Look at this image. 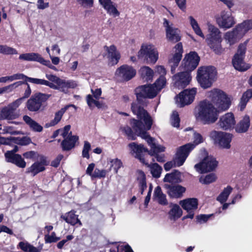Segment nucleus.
<instances>
[{
	"label": "nucleus",
	"mask_w": 252,
	"mask_h": 252,
	"mask_svg": "<svg viewBox=\"0 0 252 252\" xmlns=\"http://www.w3.org/2000/svg\"><path fill=\"white\" fill-rule=\"evenodd\" d=\"M208 97L212 102L204 100L196 107V120L204 125L214 123L218 119L220 111L227 110L230 105V98L219 89H214L208 93Z\"/></svg>",
	"instance_id": "1"
},
{
	"label": "nucleus",
	"mask_w": 252,
	"mask_h": 252,
	"mask_svg": "<svg viewBox=\"0 0 252 252\" xmlns=\"http://www.w3.org/2000/svg\"><path fill=\"white\" fill-rule=\"evenodd\" d=\"M131 110L134 114L137 115L138 120L133 119L130 122L132 128L137 136L145 139L151 147L150 151L145 148L149 155L155 157L157 160L159 162L165 161L164 155L158 153L164 152L165 148L160 145H157L155 139L151 137L147 132L151 129L153 124V119L149 113L138 104H131Z\"/></svg>",
	"instance_id": "2"
},
{
	"label": "nucleus",
	"mask_w": 252,
	"mask_h": 252,
	"mask_svg": "<svg viewBox=\"0 0 252 252\" xmlns=\"http://www.w3.org/2000/svg\"><path fill=\"white\" fill-rule=\"evenodd\" d=\"M166 80L165 77H159L153 85H142L137 87L135 93L137 100L140 102L142 98H153L165 86Z\"/></svg>",
	"instance_id": "3"
},
{
	"label": "nucleus",
	"mask_w": 252,
	"mask_h": 252,
	"mask_svg": "<svg viewBox=\"0 0 252 252\" xmlns=\"http://www.w3.org/2000/svg\"><path fill=\"white\" fill-rule=\"evenodd\" d=\"M217 72L213 66H203L198 68L196 78L200 86L207 89L216 80Z\"/></svg>",
	"instance_id": "4"
},
{
	"label": "nucleus",
	"mask_w": 252,
	"mask_h": 252,
	"mask_svg": "<svg viewBox=\"0 0 252 252\" xmlns=\"http://www.w3.org/2000/svg\"><path fill=\"white\" fill-rule=\"evenodd\" d=\"M128 146L131 151L135 154L136 158H138L141 162L150 168L152 176L156 178H159L162 171V168L157 163L149 164L145 161V158L143 157V153L144 152H145L146 150L143 145L142 144L138 145L135 142H133L130 143Z\"/></svg>",
	"instance_id": "5"
},
{
	"label": "nucleus",
	"mask_w": 252,
	"mask_h": 252,
	"mask_svg": "<svg viewBox=\"0 0 252 252\" xmlns=\"http://www.w3.org/2000/svg\"><path fill=\"white\" fill-rule=\"evenodd\" d=\"M192 132L193 143L186 144L180 147L177 150V157L175 161L178 165H182L190 152L193 149L196 145L203 143L204 141V138L201 134L193 130H192Z\"/></svg>",
	"instance_id": "6"
},
{
	"label": "nucleus",
	"mask_w": 252,
	"mask_h": 252,
	"mask_svg": "<svg viewBox=\"0 0 252 252\" xmlns=\"http://www.w3.org/2000/svg\"><path fill=\"white\" fill-rule=\"evenodd\" d=\"M45 77L52 82L51 89L59 90L65 94L68 93L69 89H74L77 86V83L74 80L62 79L52 74L46 73Z\"/></svg>",
	"instance_id": "7"
},
{
	"label": "nucleus",
	"mask_w": 252,
	"mask_h": 252,
	"mask_svg": "<svg viewBox=\"0 0 252 252\" xmlns=\"http://www.w3.org/2000/svg\"><path fill=\"white\" fill-rule=\"evenodd\" d=\"M137 57L146 63L154 64L158 59V53L154 45L143 44L138 52Z\"/></svg>",
	"instance_id": "8"
},
{
	"label": "nucleus",
	"mask_w": 252,
	"mask_h": 252,
	"mask_svg": "<svg viewBox=\"0 0 252 252\" xmlns=\"http://www.w3.org/2000/svg\"><path fill=\"white\" fill-rule=\"evenodd\" d=\"M209 137L214 143L222 149H229L231 147L232 134L226 132L213 130L210 133Z\"/></svg>",
	"instance_id": "9"
},
{
	"label": "nucleus",
	"mask_w": 252,
	"mask_h": 252,
	"mask_svg": "<svg viewBox=\"0 0 252 252\" xmlns=\"http://www.w3.org/2000/svg\"><path fill=\"white\" fill-rule=\"evenodd\" d=\"M23 101V98H20L8 105L3 107L0 110V119L13 120L19 116L16 109L21 105Z\"/></svg>",
	"instance_id": "10"
},
{
	"label": "nucleus",
	"mask_w": 252,
	"mask_h": 252,
	"mask_svg": "<svg viewBox=\"0 0 252 252\" xmlns=\"http://www.w3.org/2000/svg\"><path fill=\"white\" fill-rule=\"evenodd\" d=\"M247 44V41H246L239 45L237 52L235 54L232 60L234 67L239 71H246L250 67L249 64H246L244 62Z\"/></svg>",
	"instance_id": "11"
},
{
	"label": "nucleus",
	"mask_w": 252,
	"mask_h": 252,
	"mask_svg": "<svg viewBox=\"0 0 252 252\" xmlns=\"http://www.w3.org/2000/svg\"><path fill=\"white\" fill-rule=\"evenodd\" d=\"M196 94V88L184 90L175 98L177 105L180 107H182L191 103L194 99Z\"/></svg>",
	"instance_id": "12"
},
{
	"label": "nucleus",
	"mask_w": 252,
	"mask_h": 252,
	"mask_svg": "<svg viewBox=\"0 0 252 252\" xmlns=\"http://www.w3.org/2000/svg\"><path fill=\"white\" fill-rule=\"evenodd\" d=\"M50 95L39 93L32 95L27 101V107L29 110L32 112L38 111L42 103L46 101Z\"/></svg>",
	"instance_id": "13"
},
{
	"label": "nucleus",
	"mask_w": 252,
	"mask_h": 252,
	"mask_svg": "<svg viewBox=\"0 0 252 252\" xmlns=\"http://www.w3.org/2000/svg\"><path fill=\"white\" fill-rule=\"evenodd\" d=\"M218 165V161L212 156H208L204 158L200 163L196 164L194 168L200 173L210 172L214 170Z\"/></svg>",
	"instance_id": "14"
},
{
	"label": "nucleus",
	"mask_w": 252,
	"mask_h": 252,
	"mask_svg": "<svg viewBox=\"0 0 252 252\" xmlns=\"http://www.w3.org/2000/svg\"><path fill=\"white\" fill-rule=\"evenodd\" d=\"M163 26L165 28L166 35L168 40L177 42L181 40L180 31L175 28L173 23L164 19Z\"/></svg>",
	"instance_id": "15"
},
{
	"label": "nucleus",
	"mask_w": 252,
	"mask_h": 252,
	"mask_svg": "<svg viewBox=\"0 0 252 252\" xmlns=\"http://www.w3.org/2000/svg\"><path fill=\"white\" fill-rule=\"evenodd\" d=\"M179 204L188 213V214L184 217V219H193L194 215V212L198 207L197 199L194 198H188L180 201Z\"/></svg>",
	"instance_id": "16"
},
{
	"label": "nucleus",
	"mask_w": 252,
	"mask_h": 252,
	"mask_svg": "<svg viewBox=\"0 0 252 252\" xmlns=\"http://www.w3.org/2000/svg\"><path fill=\"white\" fill-rule=\"evenodd\" d=\"M199 60L200 58L196 53L190 52L183 61V67L185 70L190 72L197 67Z\"/></svg>",
	"instance_id": "17"
},
{
	"label": "nucleus",
	"mask_w": 252,
	"mask_h": 252,
	"mask_svg": "<svg viewBox=\"0 0 252 252\" xmlns=\"http://www.w3.org/2000/svg\"><path fill=\"white\" fill-rule=\"evenodd\" d=\"M191 80L190 72L185 70L175 74L173 77L174 86L179 89H183L189 84Z\"/></svg>",
	"instance_id": "18"
},
{
	"label": "nucleus",
	"mask_w": 252,
	"mask_h": 252,
	"mask_svg": "<svg viewBox=\"0 0 252 252\" xmlns=\"http://www.w3.org/2000/svg\"><path fill=\"white\" fill-rule=\"evenodd\" d=\"M136 70L131 66L123 65L118 68L116 72V76L124 81H128L135 76Z\"/></svg>",
	"instance_id": "19"
},
{
	"label": "nucleus",
	"mask_w": 252,
	"mask_h": 252,
	"mask_svg": "<svg viewBox=\"0 0 252 252\" xmlns=\"http://www.w3.org/2000/svg\"><path fill=\"white\" fill-rule=\"evenodd\" d=\"M48 164L46 158L42 155L38 156L37 161L32 164L29 168H27V172L31 173L33 176H35L38 173L43 171L45 166Z\"/></svg>",
	"instance_id": "20"
},
{
	"label": "nucleus",
	"mask_w": 252,
	"mask_h": 252,
	"mask_svg": "<svg viewBox=\"0 0 252 252\" xmlns=\"http://www.w3.org/2000/svg\"><path fill=\"white\" fill-rule=\"evenodd\" d=\"M235 124V117L232 113H227L222 116L218 123L220 128L225 130L233 128Z\"/></svg>",
	"instance_id": "21"
},
{
	"label": "nucleus",
	"mask_w": 252,
	"mask_h": 252,
	"mask_svg": "<svg viewBox=\"0 0 252 252\" xmlns=\"http://www.w3.org/2000/svg\"><path fill=\"white\" fill-rule=\"evenodd\" d=\"M217 21L220 28L225 29L230 28L235 23L233 17L232 16L231 13L228 11H222Z\"/></svg>",
	"instance_id": "22"
},
{
	"label": "nucleus",
	"mask_w": 252,
	"mask_h": 252,
	"mask_svg": "<svg viewBox=\"0 0 252 252\" xmlns=\"http://www.w3.org/2000/svg\"><path fill=\"white\" fill-rule=\"evenodd\" d=\"M174 50H175V54L169 61L171 66V71L172 73L175 72L176 67L178 66L181 60L183 53L182 44L181 42L177 43L175 46Z\"/></svg>",
	"instance_id": "23"
},
{
	"label": "nucleus",
	"mask_w": 252,
	"mask_h": 252,
	"mask_svg": "<svg viewBox=\"0 0 252 252\" xmlns=\"http://www.w3.org/2000/svg\"><path fill=\"white\" fill-rule=\"evenodd\" d=\"M164 187L167 189L169 195L173 198L181 197L186 191V189L180 185L173 186L170 184H165Z\"/></svg>",
	"instance_id": "24"
},
{
	"label": "nucleus",
	"mask_w": 252,
	"mask_h": 252,
	"mask_svg": "<svg viewBox=\"0 0 252 252\" xmlns=\"http://www.w3.org/2000/svg\"><path fill=\"white\" fill-rule=\"evenodd\" d=\"M5 157L7 162L15 164L21 168H24L26 163L20 155L14 154L13 152H7L5 154Z\"/></svg>",
	"instance_id": "25"
},
{
	"label": "nucleus",
	"mask_w": 252,
	"mask_h": 252,
	"mask_svg": "<svg viewBox=\"0 0 252 252\" xmlns=\"http://www.w3.org/2000/svg\"><path fill=\"white\" fill-rule=\"evenodd\" d=\"M100 4L107 11V13L113 17L118 16L119 12L117 9L115 4L111 0H98Z\"/></svg>",
	"instance_id": "26"
},
{
	"label": "nucleus",
	"mask_w": 252,
	"mask_h": 252,
	"mask_svg": "<svg viewBox=\"0 0 252 252\" xmlns=\"http://www.w3.org/2000/svg\"><path fill=\"white\" fill-rule=\"evenodd\" d=\"M109 252H133L126 243L115 242L109 246Z\"/></svg>",
	"instance_id": "27"
},
{
	"label": "nucleus",
	"mask_w": 252,
	"mask_h": 252,
	"mask_svg": "<svg viewBox=\"0 0 252 252\" xmlns=\"http://www.w3.org/2000/svg\"><path fill=\"white\" fill-rule=\"evenodd\" d=\"M250 126V117L248 115H245L236 125L235 130L237 133H245L248 130Z\"/></svg>",
	"instance_id": "28"
},
{
	"label": "nucleus",
	"mask_w": 252,
	"mask_h": 252,
	"mask_svg": "<svg viewBox=\"0 0 252 252\" xmlns=\"http://www.w3.org/2000/svg\"><path fill=\"white\" fill-rule=\"evenodd\" d=\"M78 140V137L75 135H72L71 132L68 134L67 137L64 138L62 141L61 145L63 150L64 151H68L73 148L75 145L76 142Z\"/></svg>",
	"instance_id": "29"
},
{
	"label": "nucleus",
	"mask_w": 252,
	"mask_h": 252,
	"mask_svg": "<svg viewBox=\"0 0 252 252\" xmlns=\"http://www.w3.org/2000/svg\"><path fill=\"white\" fill-rule=\"evenodd\" d=\"M207 26L209 33L207 35L206 41L222 38L221 32L218 28L210 23H208Z\"/></svg>",
	"instance_id": "30"
},
{
	"label": "nucleus",
	"mask_w": 252,
	"mask_h": 252,
	"mask_svg": "<svg viewBox=\"0 0 252 252\" xmlns=\"http://www.w3.org/2000/svg\"><path fill=\"white\" fill-rule=\"evenodd\" d=\"M239 37L241 38L251 29H252V21L246 20L238 25L235 28Z\"/></svg>",
	"instance_id": "31"
},
{
	"label": "nucleus",
	"mask_w": 252,
	"mask_h": 252,
	"mask_svg": "<svg viewBox=\"0 0 252 252\" xmlns=\"http://www.w3.org/2000/svg\"><path fill=\"white\" fill-rule=\"evenodd\" d=\"M104 49L108 53V57L112 62L113 64H117L120 59V54L117 52L115 46L111 45L110 47L104 46Z\"/></svg>",
	"instance_id": "32"
},
{
	"label": "nucleus",
	"mask_w": 252,
	"mask_h": 252,
	"mask_svg": "<svg viewBox=\"0 0 252 252\" xmlns=\"http://www.w3.org/2000/svg\"><path fill=\"white\" fill-rule=\"evenodd\" d=\"M42 57L41 56L36 53H28L21 54L19 59L21 61L28 62H37L40 63Z\"/></svg>",
	"instance_id": "33"
},
{
	"label": "nucleus",
	"mask_w": 252,
	"mask_h": 252,
	"mask_svg": "<svg viewBox=\"0 0 252 252\" xmlns=\"http://www.w3.org/2000/svg\"><path fill=\"white\" fill-rule=\"evenodd\" d=\"M182 213V210L178 205L173 204L168 213L169 218L171 220H176L181 217Z\"/></svg>",
	"instance_id": "34"
},
{
	"label": "nucleus",
	"mask_w": 252,
	"mask_h": 252,
	"mask_svg": "<svg viewBox=\"0 0 252 252\" xmlns=\"http://www.w3.org/2000/svg\"><path fill=\"white\" fill-rule=\"evenodd\" d=\"M206 41L209 47L212 49L216 54H219L222 52L223 49L221 45L222 38L210 40Z\"/></svg>",
	"instance_id": "35"
},
{
	"label": "nucleus",
	"mask_w": 252,
	"mask_h": 252,
	"mask_svg": "<svg viewBox=\"0 0 252 252\" xmlns=\"http://www.w3.org/2000/svg\"><path fill=\"white\" fill-rule=\"evenodd\" d=\"M23 120L32 130L36 132H41L42 130V126L29 116H24L23 117Z\"/></svg>",
	"instance_id": "36"
},
{
	"label": "nucleus",
	"mask_w": 252,
	"mask_h": 252,
	"mask_svg": "<svg viewBox=\"0 0 252 252\" xmlns=\"http://www.w3.org/2000/svg\"><path fill=\"white\" fill-rule=\"evenodd\" d=\"M164 181L168 182V184L180 182L181 181V173L177 170H175L171 173L167 174L165 176Z\"/></svg>",
	"instance_id": "37"
},
{
	"label": "nucleus",
	"mask_w": 252,
	"mask_h": 252,
	"mask_svg": "<svg viewBox=\"0 0 252 252\" xmlns=\"http://www.w3.org/2000/svg\"><path fill=\"white\" fill-rule=\"evenodd\" d=\"M241 38V37H239L238 33L236 31L235 29L232 31L226 32L224 34V39L230 45L234 44Z\"/></svg>",
	"instance_id": "38"
},
{
	"label": "nucleus",
	"mask_w": 252,
	"mask_h": 252,
	"mask_svg": "<svg viewBox=\"0 0 252 252\" xmlns=\"http://www.w3.org/2000/svg\"><path fill=\"white\" fill-rule=\"evenodd\" d=\"M63 219L68 223L71 225H75L79 223L80 225H82L81 222L78 219L77 215L74 211H70L62 217Z\"/></svg>",
	"instance_id": "39"
},
{
	"label": "nucleus",
	"mask_w": 252,
	"mask_h": 252,
	"mask_svg": "<svg viewBox=\"0 0 252 252\" xmlns=\"http://www.w3.org/2000/svg\"><path fill=\"white\" fill-rule=\"evenodd\" d=\"M140 74L143 80L146 81H151L154 75L153 70L148 66H143L139 70Z\"/></svg>",
	"instance_id": "40"
},
{
	"label": "nucleus",
	"mask_w": 252,
	"mask_h": 252,
	"mask_svg": "<svg viewBox=\"0 0 252 252\" xmlns=\"http://www.w3.org/2000/svg\"><path fill=\"white\" fill-rule=\"evenodd\" d=\"M154 198L159 204L166 205L167 204V200L166 198V195L163 193L161 188L158 186L154 190Z\"/></svg>",
	"instance_id": "41"
},
{
	"label": "nucleus",
	"mask_w": 252,
	"mask_h": 252,
	"mask_svg": "<svg viewBox=\"0 0 252 252\" xmlns=\"http://www.w3.org/2000/svg\"><path fill=\"white\" fill-rule=\"evenodd\" d=\"M67 108L68 106H66L65 108H62L60 110L56 112L54 119L51 121L49 123L47 124L46 126H53L58 124Z\"/></svg>",
	"instance_id": "42"
},
{
	"label": "nucleus",
	"mask_w": 252,
	"mask_h": 252,
	"mask_svg": "<svg viewBox=\"0 0 252 252\" xmlns=\"http://www.w3.org/2000/svg\"><path fill=\"white\" fill-rule=\"evenodd\" d=\"M18 247L24 252H40L36 247L27 242H20Z\"/></svg>",
	"instance_id": "43"
},
{
	"label": "nucleus",
	"mask_w": 252,
	"mask_h": 252,
	"mask_svg": "<svg viewBox=\"0 0 252 252\" xmlns=\"http://www.w3.org/2000/svg\"><path fill=\"white\" fill-rule=\"evenodd\" d=\"M26 81H28L35 84L45 85L46 86L49 87L50 88L51 87L52 82L49 80L48 81L42 79L31 78L26 76Z\"/></svg>",
	"instance_id": "44"
},
{
	"label": "nucleus",
	"mask_w": 252,
	"mask_h": 252,
	"mask_svg": "<svg viewBox=\"0 0 252 252\" xmlns=\"http://www.w3.org/2000/svg\"><path fill=\"white\" fill-rule=\"evenodd\" d=\"M24 83L22 81H18L8 86L2 88H0V94L5 93L11 92L15 89L21 86Z\"/></svg>",
	"instance_id": "45"
},
{
	"label": "nucleus",
	"mask_w": 252,
	"mask_h": 252,
	"mask_svg": "<svg viewBox=\"0 0 252 252\" xmlns=\"http://www.w3.org/2000/svg\"><path fill=\"white\" fill-rule=\"evenodd\" d=\"M232 190V188L230 186H227L218 197L217 200L221 203L225 202Z\"/></svg>",
	"instance_id": "46"
},
{
	"label": "nucleus",
	"mask_w": 252,
	"mask_h": 252,
	"mask_svg": "<svg viewBox=\"0 0 252 252\" xmlns=\"http://www.w3.org/2000/svg\"><path fill=\"white\" fill-rule=\"evenodd\" d=\"M138 181L139 182L140 191L141 194H143L144 190L147 187L146 182L145 175L143 172H139V176L138 177Z\"/></svg>",
	"instance_id": "47"
},
{
	"label": "nucleus",
	"mask_w": 252,
	"mask_h": 252,
	"mask_svg": "<svg viewBox=\"0 0 252 252\" xmlns=\"http://www.w3.org/2000/svg\"><path fill=\"white\" fill-rule=\"evenodd\" d=\"M20 131H16L14 127L10 126H2L0 124V134H10L11 135H18Z\"/></svg>",
	"instance_id": "48"
},
{
	"label": "nucleus",
	"mask_w": 252,
	"mask_h": 252,
	"mask_svg": "<svg viewBox=\"0 0 252 252\" xmlns=\"http://www.w3.org/2000/svg\"><path fill=\"white\" fill-rule=\"evenodd\" d=\"M0 53L7 55H16L18 54V51L15 48L7 45H0Z\"/></svg>",
	"instance_id": "49"
},
{
	"label": "nucleus",
	"mask_w": 252,
	"mask_h": 252,
	"mask_svg": "<svg viewBox=\"0 0 252 252\" xmlns=\"http://www.w3.org/2000/svg\"><path fill=\"white\" fill-rule=\"evenodd\" d=\"M216 180V176L215 174L211 173L206 176H201L199 178V182L203 184H210Z\"/></svg>",
	"instance_id": "50"
},
{
	"label": "nucleus",
	"mask_w": 252,
	"mask_h": 252,
	"mask_svg": "<svg viewBox=\"0 0 252 252\" xmlns=\"http://www.w3.org/2000/svg\"><path fill=\"white\" fill-rule=\"evenodd\" d=\"M171 123L172 126L178 127L180 126V118L177 111H173L171 117Z\"/></svg>",
	"instance_id": "51"
},
{
	"label": "nucleus",
	"mask_w": 252,
	"mask_h": 252,
	"mask_svg": "<svg viewBox=\"0 0 252 252\" xmlns=\"http://www.w3.org/2000/svg\"><path fill=\"white\" fill-rule=\"evenodd\" d=\"M121 130L125 133L128 138L131 140H135L136 136L132 132L131 128L128 126H125L121 127Z\"/></svg>",
	"instance_id": "52"
},
{
	"label": "nucleus",
	"mask_w": 252,
	"mask_h": 252,
	"mask_svg": "<svg viewBox=\"0 0 252 252\" xmlns=\"http://www.w3.org/2000/svg\"><path fill=\"white\" fill-rule=\"evenodd\" d=\"M44 238L46 243L56 242L60 239V237H56V233L54 232H53L51 235L49 234L45 235Z\"/></svg>",
	"instance_id": "53"
},
{
	"label": "nucleus",
	"mask_w": 252,
	"mask_h": 252,
	"mask_svg": "<svg viewBox=\"0 0 252 252\" xmlns=\"http://www.w3.org/2000/svg\"><path fill=\"white\" fill-rule=\"evenodd\" d=\"M107 171L106 170H100L98 168H95L94 173L92 178H104Z\"/></svg>",
	"instance_id": "54"
},
{
	"label": "nucleus",
	"mask_w": 252,
	"mask_h": 252,
	"mask_svg": "<svg viewBox=\"0 0 252 252\" xmlns=\"http://www.w3.org/2000/svg\"><path fill=\"white\" fill-rule=\"evenodd\" d=\"M111 167H113L116 173L118 172V170L122 166V162L121 160L118 158L112 159L110 160Z\"/></svg>",
	"instance_id": "55"
},
{
	"label": "nucleus",
	"mask_w": 252,
	"mask_h": 252,
	"mask_svg": "<svg viewBox=\"0 0 252 252\" xmlns=\"http://www.w3.org/2000/svg\"><path fill=\"white\" fill-rule=\"evenodd\" d=\"M91 150V144L90 143L86 141L84 142V145L82 151V156L84 158H89L90 155L89 154V151Z\"/></svg>",
	"instance_id": "56"
},
{
	"label": "nucleus",
	"mask_w": 252,
	"mask_h": 252,
	"mask_svg": "<svg viewBox=\"0 0 252 252\" xmlns=\"http://www.w3.org/2000/svg\"><path fill=\"white\" fill-rule=\"evenodd\" d=\"M177 157V152L176 153V157H175L173 161H171L167 162L164 165V169L166 171L170 170L174 166H181V165H178L176 162L175 159H176Z\"/></svg>",
	"instance_id": "57"
},
{
	"label": "nucleus",
	"mask_w": 252,
	"mask_h": 252,
	"mask_svg": "<svg viewBox=\"0 0 252 252\" xmlns=\"http://www.w3.org/2000/svg\"><path fill=\"white\" fill-rule=\"evenodd\" d=\"M77 1L84 7L89 8L93 6L94 0H76Z\"/></svg>",
	"instance_id": "58"
},
{
	"label": "nucleus",
	"mask_w": 252,
	"mask_h": 252,
	"mask_svg": "<svg viewBox=\"0 0 252 252\" xmlns=\"http://www.w3.org/2000/svg\"><path fill=\"white\" fill-rule=\"evenodd\" d=\"M8 76L10 82L16 80L26 79V76L22 73H17Z\"/></svg>",
	"instance_id": "59"
},
{
	"label": "nucleus",
	"mask_w": 252,
	"mask_h": 252,
	"mask_svg": "<svg viewBox=\"0 0 252 252\" xmlns=\"http://www.w3.org/2000/svg\"><path fill=\"white\" fill-rule=\"evenodd\" d=\"M194 32L198 36L204 38L205 36L203 33L201 28H200L199 24L196 25V26H194L191 27Z\"/></svg>",
	"instance_id": "60"
},
{
	"label": "nucleus",
	"mask_w": 252,
	"mask_h": 252,
	"mask_svg": "<svg viewBox=\"0 0 252 252\" xmlns=\"http://www.w3.org/2000/svg\"><path fill=\"white\" fill-rule=\"evenodd\" d=\"M73 238V236L72 235H67L66 236V239H64V240H63L62 241H61L60 242L58 243V244H57V247L58 248L61 249L62 248H63V246H64V245L68 241H69V240H72V239Z\"/></svg>",
	"instance_id": "61"
},
{
	"label": "nucleus",
	"mask_w": 252,
	"mask_h": 252,
	"mask_svg": "<svg viewBox=\"0 0 252 252\" xmlns=\"http://www.w3.org/2000/svg\"><path fill=\"white\" fill-rule=\"evenodd\" d=\"M40 63L48 66L49 68H50L53 70L57 71V68H56V66L52 65L49 61L45 60L43 58L41 59Z\"/></svg>",
	"instance_id": "62"
},
{
	"label": "nucleus",
	"mask_w": 252,
	"mask_h": 252,
	"mask_svg": "<svg viewBox=\"0 0 252 252\" xmlns=\"http://www.w3.org/2000/svg\"><path fill=\"white\" fill-rule=\"evenodd\" d=\"M210 217V215H200L197 216L196 219L199 222L204 223L208 220Z\"/></svg>",
	"instance_id": "63"
},
{
	"label": "nucleus",
	"mask_w": 252,
	"mask_h": 252,
	"mask_svg": "<svg viewBox=\"0 0 252 252\" xmlns=\"http://www.w3.org/2000/svg\"><path fill=\"white\" fill-rule=\"evenodd\" d=\"M242 97L249 101V100L252 97V89H249L245 92L243 94Z\"/></svg>",
	"instance_id": "64"
}]
</instances>
